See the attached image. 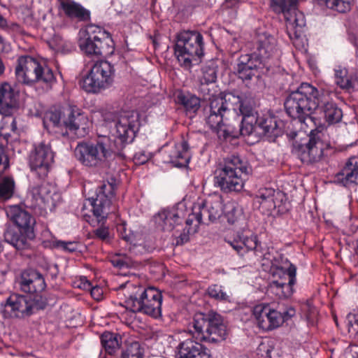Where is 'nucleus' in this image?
<instances>
[{"label": "nucleus", "instance_id": "1", "mask_svg": "<svg viewBox=\"0 0 358 358\" xmlns=\"http://www.w3.org/2000/svg\"><path fill=\"white\" fill-rule=\"evenodd\" d=\"M320 101L321 92L308 83H302L296 90L288 94L284 106L290 117L307 124V120L313 121L312 115L319 107Z\"/></svg>", "mask_w": 358, "mask_h": 358}, {"label": "nucleus", "instance_id": "2", "mask_svg": "<svg viewBox=\"0 0 358 358\" xmlns=\"http://www.w3.org/2000/svg\"><path fill=\"white\" fill-rule=\"evenodd\" d=\"M250 167L239 156L231 155L220 162L215 171L214 185L226 193L239 192L243 187V175H248Z\"/></svg>", "mask_w": 358, "mask_h": 358}, {"label": "nucleus", "instance_id": "3", "mask_svg": "<svg viewBox=\"0 0 358 358\" xmlns=\"http://www.w3.org/2000/svg\"><path fill=\"white\" fill-rule=\"evenodd\" d=\"M134 288L124 301L127 310L133 313H141L157 318L162 314V296L160 292L154 287H144L127 282L120 286V289Z\"/></svg>", "mask_w": 358, "mask_h": 358}, {"label": "nucleus", "instance_id": "4", "mask_svg": "<svg viewBox=\"0 0 358 358\" xmlns=\"http://www.w3.org/2000/svg\"><path fill=\"white\" fill-rule=\"evenodd\" d=\"M237 101L232 92L214 97L203 109V119L206 124L218 134L223 132L224 136L234 133V125L229 120V116H231L232 109L229 102Z\"/></svg>", "mask_w": 358, "mask_h": 358}, {"label": "nucleus", "instance_id": "5", "mask_svg": "<svg viewBox=\"0 0 358 358\" xmlns=\"http://www.w3.org/2000/svg\"><path fill=\"white\" fill-rule=\"evenodd\" d=\"M114 145V142L108 136H102L95 143H78L74 150L77 160L83 165L88 167H96L105 163L113 153H117L121 157H125Z\"/></svg>", "mask_w": 358, "mask_h": 358}, {"label": "nucleus", "instance_id": "6", "mask_svg": "<svg viewBox=\"0 0 358 358\" xmlns=\"http://www.w3.org/2000/svg\"><path fill=\"white\" fill-rule=\"evenodd\" d=\"M194 330L190 332L201 341L215 343L226 339L227 329L223 317L218 313L210 311L207 314H195L190 323Z\"/></svg>", "mask_w": 358, "mask_h": 358}, {"label": "nucleus", "instance_id": "7", "mask_svg": "<svg viewBox=\"0 0 358 358\" xmlns=\"http://www.w3.org/2000/svg\"><path fill=\"white\" fill-rule=\"evenodd\" d=\"M174 50L180 66L189 69L203 55V36L196 31H183L178 34Z\"/></svg>", "mask_w": 358, "mask_h": 358}, {"label": "nucleus", "instance_id": "8", "mask_svg": "<svg viewBox=\"0 0 358 358\" xmlns=\"http://www.w3.org/2000/svg\"><path fill=\"white\" fill-rule=\"evenodd\" d=\"M224 213V204L221 196H215L194 205L192 213L186 220L184 229L188 234L197 231L200 224H209L221 217Z\"/></svg>", "mask_w": 358, "mask_h": 358}, {"label": "nucleus", "instance_id": "9", "mask_svg": "<svg viewBox=\"0 0 358 358\" xmlns=\"http://www.w3.org/2000/svg\"><path fill=\"white\" fill-rule=\"evenodd\" d=\"M106 122H115V138L113 141L119 149L133 141L138 127V114L136 111L106 112L103 115Z\"/></svg>", "mask_w": 358, "mask_h": 358}, {"label": "nucleus", "instance_id": "10", "mask_svg": "<svg viewBox=\"0 0 358 358\" xmlns=\"http://www.w3.org/2000/svg\"><path fill=\"white\" fill-rule=\"evenodd\" d=\"M82 51L88 55L108 56L114 52V43L109 33L94 25L87 26L83 36L79 41Z\"/></svg>", "mask_w": 358, "mask_h": 358}, {"label": "nucleus", "instance_id": "11", "mask_svg": "<svg viewBox=\"0 0 358 358\" xmlns=\"http://www.w3.org/2000/svg\"><path fill=\"white\" fill-rule=\"evenodd\" d=\"M324 134L317 129L312 130L308 141L294 144V152L303 164H312L322 161L329 148V143L324 140Z\"/></svg>", "mask_w": 358, "mask_h": 358}, {"label": "nucleus", "instance_id": "12", "mask_svg": "<svg viewBox=\"0 0 358 358\" xmlns=\"http://www.w3.org/2000/svg\"><path fill=\"white\" fill-rule=\"evenodd\" d=\"M114 75L113 65L101 60L93 64L89 73L80 81V85L87 92L98 93L112 85Z\"/></svg>", "mask_w": 358, "mask_h": 358}, {"label": "nucleus", "instance_id": "13", "mask_svg": "<svg viewBox=\"0 0 358 358\" xmlns=\"http://www.w3.org/2000/svg\"><path fill=\"white\" fill-rule=\"evenodd\" d=\"M38 294L35 296L12 294L1 304V312L5 318H22L31 315L35 310L43 309L44 302H39Z\"/></svg>", "mask_w": 358, "mask_h": 358}, {"label": "nucleus", "instance_id": "14", "mask_svg": "<svg viewBox=\"0 0 358 358\" xmlns=\"http://www.w3.org/2000/svg\"><path fill=\"white\" fill-rule=\"evenodd\" d=\"M238 99L235 102H229L231 109V115L238 117V127L242 136H250L252 134L257 122L256 112L254 109L255 101L252 97L247 94L235 95Z\"/></svg>", "mask_w": 358, "mask_h": 358}, {"label": "nucleus", "instance_id": "15", "mask_svg": "<svg viewBox=\"0 0 358 358\" xmlns=\"http://www.w3.org/2000/svg\"><path fill=\"white\" fill-rule=\"evenodd\" d=\"M115 185L103 182L96 190L95 196L89 197L87 201L92 207L94 215L99 222L103 220L108 215L115 211L113 202L115 199Z\"/></svg>", "mask_w": 358, "mask_h": 358}, {"label": "nucleus", "instance_id": "16", "mask_svg": "<svg viewBox=\"0 0 358 358\" xmlns=\"http://www.w3.org/2000/svg\"><path fill=\"white\" fill-rule=\"evenodd\" d=\"M296 0H271V6L276 13H282L287 29L300 31L306 25L303 13L296 8Z\"/></svg>", "mask_w": 358, "mask_h": 358}, {"label": "nucleus", "instance_id": "17", "mask_svg": "<svg viewBox=\"0 0 358 358\" xmlns=\"http://www.w3.org/2000/svg\"><path fill=\"white\" fill-rule=\"evenodd\" d=\"M262 64L256 53L242 55L237 59L235 73L247 87H250L258 79V69Z\"/></svg>", "mask_w": 358, "mask_h": 358}, {"label": "nucleus", "instance_id": "18", "mask_svg": "<svg viewBox=\"0 0 358 358\" xmlns=\"http://www.w3.org/2000/svg\"><path fill=\"white\" fill-rule=\"evenodd\" d=\"M296 268L293 264L289 265L287 273L281 271L276 273L274 277L278 275L279 278L269 282L268 291L280 299L290 297L294 292L293 286L296 283Z\"/></svg>", "mask_w": 358, "mask_h": 358}, {"label": "nucleus", "instance_id": "19", "mask_svg": "<svg viewBox=\"0 0 358 358\" xmlns=\"http://www.w3.org/2000/svg\"><path fill=\"white\" fill-rule=\"evenodd\" d=\"M53 158V153L48 145L41 143L36 145L29 155L31 170L35 171L41 178L46 176Z\"/></svg>", "mask_w": 358, "mask_h": 358}, {"label": "nucleus", "instance_id": "20", "mask_svg": "<svg viewBox=\"0 0 358 358\" xmlns=\"http://www.w3.org/2000/svg\"><path fill=\"white\" fill-rule=\"evenodd\" d=\"M35 206H44L50 210L54 208L61 201L62 197L56 187L51 184L43 182L34 186L29 193Z\"/></svg>", "mask_w": 358, "mask_h": 358}, {"label": "nucleus", "instance_id": "21", "mask_svg": "<svg viewBox=\"0 0 358 358\" xmlns=\"http://www.w3.org/2000/svg\"><path fill=\"white\" fill-rule=\"evenodd\" d=\"M189 148L185 140L176 144L166 145L161 151L164 162L173 164L177 167H185L191 158Z\"/></svg>", "mask_w": 358, "mask_h": 358}, {"label": "nucleus", "instance_id": "22", "mask_svg": "<svg viewBox=\"0 0 358 358\" xmlns=\"http://www.w3.org/2000/svg\"><path fill=\"white\" fill-rule=\"evenodd\" d=\"M39 62L30 56L20 57L15 68L16 79L19 83L31 85L38 80Z\"/></svg>", "mask_w": 358, "mask_h": 358}, {"label": "nucleus", "instance_id": "23", "mask_svg": "<svg viewBox=\"0 0 358 358\" xmlns=\"http://www.w3.org/2000/svg\"><path fill=\"white\" fill-rule=\"evenodd\" d=\"M87 117L75 106H69L64 108V127L83 136L87 126Z\"/></svg>", "mask_w": 358, "mask_h": 358}, {"label": "nucleus", "instance_id": "24", "mask_svg": "<svg viewBox=\"0 0 358 358\" xmlns=\"http://www.w3.org/2000/svg\"><path fill=\"white\" fill-rule=\"evenodd\" d=\"M6 215L22 232L27 234V236L34 238L33 226L35 222L27 211L20 206H13L6 210Z\"/></svg>", "mask_w": 358, "mask_h": 358}, {"label": "nucleus", "instance_id": "25", "mask_svg": "<svg viewBox=\"0 0 358 358\" xmlns=\"http://www.w3.org/2000/svg\"><path fill=\"white\" fill-rule=\"evenodd\" d=\"M334 182L345 187L358 185V157L352 156L345 162L334 176Z\"/></svg>", "mask_w": 358, "mask_h": 358}, {"label": "nucleus", "instance_id": "26", "mask_svg": "<svg viewBox=\"0 0 358 358\" xmlns=\"http://www.w3.org/2000/svg\"><path fill=\"white\" fill-rule=\"evenodd\" d=\"M229 243L241 257L249 251H252L256 257H259L262 254L261 244L255 234H238L232 241H229Z\"/></svg>", "mask_w": 358, "mask_h": 358}, {"label": "nucleus", "instance_id": "27", "mask_svg": "<svg viewBox=\"0 0 358 358\" xmlns=\"http://www.w3.org/2000/svg\"><path fill=\"white\" fill-rule=\"evenodd\" d=\"M276 39L267 33H258L256 38V50L252 53H256L262 63L266 59L277 55Z\"/></svg>", "mask_w": 358, "mask_h": 358}, {"label": "nucleus", "instance_id": "28", "mask_svg": "<svg viewBox=\"0 0 358 358\" xmlns=\"http://www.w3.org/2000/svg\"><path fill=\"white\" fill-rule=\"evenodd\" d=\"M20 285L23 292L36 294L41 293L46 287L43 276L33 269L22 273Z\"/></svg>", "mask_w": 358, "mask_h": 358}, {"label": "nucleus", "instance_id": "29", "mask_svg": "<svg viewBox=\"0 0 358 358\" xmlns=\"http://www.w3.org/2000/svg\"><path fill=\"white\" fill-rule=\"evenodd\" d=\"M182 214V212L177 209L161 210L154 217L156 227L163 231H171L181 222Z\"/></svg>", "mask_w": 358, "mask_h": 358}, {"label": "nucleus", "instance_id": "30", "mask_svg": "<svg viewBox=\"0 0 358 358\" xmlns=\"http://www.w3.org/2000/svg\"><path fill=\"white\" fill-rule=\"evenodd\" d=\"M15 92L8 83L0 85V114L10 116L16 107Z\"/></svg>", "mask_w": 358, "mask_h": 358}, {"label": "nucleus", "instance_id": "31", "mask_svg": "<svg viewBox=\"0 0 358 358\" xmlns=\"http://www.w3.org/2000/svg\"><path fill=\"white\" fill-rule=\"evenodd\" d=\"M178 358H210V355L201 344L188 339L179 345Z\"/></svg>", "mask_w": 358, "mask_h": 358}, {"label": "nucleus", "instance_id": "32", "mask_svg": "<svg viewBox=\"0 0 358 358\" xmlns=\"http://www.w3.org/2000/svg\"><path fill=\"white\" fill-rule=\"evenodd\" d=\"M65 15L80 22L88 21L90 19V12L82 5L72 0H59Z\"/></svg>", "mask_w": 358, "mask_h": 358}, {"label": "nucleus", "instance_id": "33", "mask_svg": "<svg viewBox=\"0 0 358 358\" xmlns=\"http://www.w3.org/2000/svg\"><path fill=\"white\" fill-rule=\"evenodd\" d=\"M257 129L261 130L262 134L271 138H275L281 133L277 117L271 115L257 117L254 131Z\"/></svg>", "mask_w": 358, "mask_h": 358}, {"label": "nucleus", "instance_id": "34", "mask_svg": "<svg viewBox=\"0 0 358 358\" xmlns=\"http://www.w3.org/2000/svg\"><path fill=\"white\" fill-rule=\"evenodd\" d=\"M317 110L323 114L324 118L329 124L339 122L343 117L342 110L335 102L325 100L322 92L320 104Z\"/></svg>", "mask_w": 358, "mask_h": 358}, {"label": "nucleus", "instance_id": "35", "mask_svg": "<svg viewBox=\"0 0 358 358\" xmlns=\"http://www.w3.org/2000/svg\"><path fill=\"white\" fill-rule=\"evenodd\" d=\"M5 241L15 247L17 250H24L29 247V241L32 240L26 234H24L18 229L16 231L11 226H7L4 231Z\"/></svg>", "mask_w": 358, "mask_h": 358}, {"label": "nucleus", "instance_id": "36", "mask_svg": "<svg viewBox=\"0 0 358 358\" xmlns=\"http://www.w3.org/2000/svg\"><path fill=\"white\" fill-rule=\"evenodd\" d=\"M257 197L261 199V203H266L268 208H275L280 206L284 194L280 191H275L271 188L259 189Z\"/></svg>", "mask_w": 358, "mask_h": 358}, {"label": "nucleus", "instance_id": "37", "mask_svg": "<svg viewBox=\"0 0 358 358\" xmlns=\"http://www.w3.org/2000/svg\"><path fill=\"white\" fill-rule=\"evenodd\" d=\"M122 338L117 334L105 331L101 336V345L106 352L113 355L120 349Z\"/></svg>", "mask_w": 358, "mask_h": 358}, {"label": "nucleus", "instance_id": "38", "mask_svg": "<svg viewBox=\"0 0 358 358\" xmlns=\"http://www.w3.org/2000/svg\"><path fill=\"white\" fill-rule=\"evenodd\" d=\"M177 100L187 111L190 113L196 112L201 106L200 99L189 92H180L177 96Z\"/></svg>", "mask_w": 358, "mask_h": 358}, {"label": "nucleus", "instance_id": "39", "mask_svg": "<svg viewBox=\"0 0 358 358\" xmlns=\"http://www.w3.org/2000/svg\"><path fill=\"white\" fill-rule=\"evenodd\" d=\"M225 215L229 224L238 225L240 222L244 220L243 210L238 205L234 203H227Z\"/></svg>", "mask_w": 358, "mask_h": 358}, {"label": "nucleus", "instance_id": "40", "mask_svg": "<svg viewBox=\"0 0 358 358\" xmlns=\"http://www.w3.org/2000/svg\"><path fill=\"white\" fill-rule=\"evenodd\" d=\"M64 109L50 110L45 113L43 124L45 127L52 124L54 127H64Z\"/></svg>", "mask_w": 358, "mask_h": 358}, {"label": "nucleus", "instance_id": "41", "mask_svg": "<svg viewBox=\"0 0 358 358\" xmlns=\"http://www.w3.org/2000/svg\"><path fill=\"white\" fill-rule=\"evenodd\" d=\"M15 182L11 177H4L0 182V199L8 200L14 194Z\"/></svg>", "mask_w": 358, "mask_h": 358}, {"label": "nucleus", "instance_id": "42", "mask_svg": "<svg viewBox=\"0 0 358 358\" xmlns=\"http://www.w3.org/2000/svg\"><path fill=\"white\" fill-rule=\"evenodd\" d=\"M263 316H266L268 318V325L266 324H263V329L264 330H271L280 327L283 324L282 317H281V313L279 312L278 309H273L271 308V311L268 312V316L266 315V313L264 312Z\"/></svg>", "mask_w": 358, "mask_h": 358}, {"label": "nucleus", "instance_id": "43", "mask_svg": "<svg viewBox=\"0 0 358 358\" xmlns=\"http://www.w3.org/2000/svg\"><path fill=\"white\" fill-rule=\"evenodd\" d=\"M38 74V80L37 83H44L47 87H50L55 80L52 69L46 66H42L39 64Z\"/></svg>", "mask_w": 358, "mask_h": 358}, {"label": "nucleus", "instance_id": "44", "mask_svg": "<svg viewBox=\"0 0 358 358\" xmlns=\"http://www.w3.org/2000/svg\"><path fill=\"white\" fill-rule=\"evenodd\" d=\"M271 311V307L268 305H257L254 308L253 315L257 322L258 326L263 329V324L268 325V318L266 316H263V313H268ZM268 316L269 314H266Z\"/></svg>", "mask_w": 358, "mask_h": 358}, {"label": "nucleus", "instance_id": "45", "mask_svg": "<svg viewBox=\"0 0 358 358\" xmlns=\"http://www.w3.org/2000/svg\"><path fill=\"white\" fill-rule=\"evenodd\" d=\"M326 6L340 13H345L350 8L352 0H324Z\"/></svg>", "mask_w": 358, "mask_h": 358}, {"label": "nucleus", "instance_id": "46", "mask_svg": "<svg viewBox=\"0 0 358 358\" xmlns=\"http://www.w3.org/2000/svg\"><path fill=\"white\" fill-rule=\"evenodd\" d=\"M198 92L203 96V99L208 100L209 102L214 98L222 96L214 95V89L213 83H206L199 80L198 86Z\"/></svg>", "mask_w": 358, "mask_h": 358}, {"label": "nucleus", "instance_id": "47", "mask_svg": "<svg viewBox=\"0 0 358 358\" xmlns=\"http://www.w3.org/2000/svg\"><path fill=\"white\" fill-rule=\"evenodd\" d=\"M335 83L342 89H350L352 87V82L346 77L345 71H336Z\"/></svg>", "mask_w": 358, "mask_h": 358}, {"label": "nucleus", "instance_id": "48", "mask_svg": "<svg viewBox=\"0 0 358 358\" xmlns=\"http://www.w3.org/2000/svg\"><path fill=\"white\" fill-rule=\"evenodd\" d=\"M217 79V72L214 67L205 66L202 69V76L199 80L206 83H214Z\"/></svg>", "mask_w": 358, "mask_h": 358}, {"label": "nucleus", "instance_id": "49", "mask_svg": "<svg viewBox=\"0 0 358 358\" xmlns=\"http://www.w3.org/2000/svg\"><path fill=\"white\" fill-rule=\"evenodd\" d=\"M207 292L209 296L217 300H226L228 297L227 294L222 291V287L217 285L210 286Z\"/></svg>", "mask_w": 358, "mask_h": 358}, {"label": "nucleus", "instance_id": "50", "mask_svg": "<svg viewBox=\"0 0 358 358\" xmlns=\"http://www.w3.org/2000/svg\"><path fill=\"white\" fill-rule=\"evenodd\" d=\"M83 286L84 289L90 290L91 295L95 300L99 301L101 299L103 290L100 287H92L91 282L88 281L85 278H84Z\"/></svg>", "mask_w": 358, "mask_h": 358}, {"label": "nucleus", "instance_id": "51", "mask_svg": "<svg viewBox=\"0 0 358 358\" xmlns=\"http://www.w3.org/2000/svg\"><path fill=\"white\" fill-rule=\"evenodd\" d=\"M111 262L114 266L118 267L120 268L124 267H129L132 265L131 259L127 257L126 255H118L116 257H114Z\"/></svg>", "mask_w": 358, "mask_h": 358}, {"label": "nucleus", "instance_id": "52", "mask_svg": "<svg viewBox=\"0 0 358 358\" xmlns=\"http://www.w3.org/2000/svg\"><path fill=\"white\" fill-rule=\"evenodd\" d=\"M55 246L61 248L63 250L73 252L78 250V245L77 242H65L62 241H56Z\"/></svg>", "mask_w": 358, "mask_h": 358}, {"label": "nucleus", "instance_id": "53", "mask_svg": "<svg viewBox=\"0 0 358 358\" xmlns=\"http://www.w3.org/2000/svg\"><path fill=\"white\" fill-rule=\"evenodd\" d=\"M278 310L281 313V317H282V319L283 323L290 320L296 314L295 309L290 306L285 307H278Z\"/></svg>", "mask_w": 358, "mask_h": 358}, {"label": "nucleus", "instance_id": "54", "mask_svg": "<svg viewBox=\"0 0 358 358\" xmlns=\"http://www.w3.org/2000/svg\"><path fill=\"white\" fill-rule=\"evenodd\" d=\"M9 167V161L3 146L0 145V176Z\"/></svg>", "mask_w": 358, "mask_h": 358}, {"label": "nucleus", "instance_id": "55", "mask_svg": "<svg viewBox=\"0 0 358 358\" xmlns=\"http://www.w3.org/2000/svg\"><path fill=\"white\" fill-rule=\"evenodd\" d=\"M127 358H142V352L138 343H132Z\"/></svg>", "mask_w": 358, "mask_h": 358}, {"label": "nucleus", "instance_id": "56", "mask_svg": "<svg viewBox=\"0 0 358 358\" xmlns=\"http://www.w3.org/2000/svg\"><path fill=\"white\" fill-rule=\"evenodd\" d=\"M94 235L102 241H106L109 236L108 229L106 227H100L94 230Z\"/></svg>", "mask_w": 358, "mask_h": 358}, {"label": "nucleus", "instance_id": "57", "mask_svg": "<svg viewBox=\"0 0 358 358\" xmlns=\"http://www.w3.org/2000/svg\"><path fill=\"white\" fill-rule=\"evenodd\" d=\"M306 308L308 309V313L306 314V318L308 321L313 322L317 314V310L315 307H311L309 305H307Z\"/></svg>", "mask_w": 358, "mask_h": 358}, {"label": "nucleus", "instance_id": "58", "mask_svg": "<svg viewBox=\"0 0 358 358\" xmlns=\"http://www.w3.org/2000/svg\"><path fill=\"white\" fill-rule=\"evenodd\" d=\"M50 45L54 48H59L62 46V39L59 36H55V37L50 42Z\"/></svg>", "mask_w": 358, "mask_h": 358}, {"label": "nucleus", "instance_id": "59", "mask_svg": "<svg viewBox=\"0 0 358 358\" xmlns=\"http://www.w3.org/2000/svg\"><path fill=\"white\" fill-rule=\"evenodd\" d=\"M134 158L140 164H143L144 162H145L148 160V157L146 155H145L144 154H141V155L136 154L134 156Z\"/></svg>", "mask_w": 358, "mask_h": 358}, {"label": "nucleus", "instance_id": "60", "mask_svg": "<svg viewBox=\"0 0 358 358\" xmlns=\"http://www.w3.org/2000/svg\"><path fill=\"white\" fill-rule=\"evenodd\" d=\"M189 240L188 235H186L185 234H181L179 238L177 240L176 243L178 244H183L184 243L187 242Z\"/></svg>", "mask_w": 358, "mask_h": 358}, {"label": "nucleus", "instance_id": "61", "mask_svg": "<svg viewBox=\"0 0 358 358\" xmlns=\"http://www.w3.org/2000/svg\"><path fill=\"white\" fill-rule=\"evenodd\" d=\"M238 0H225L224 5L226 7L229 8L235 6L238 3Z\"/></svg>", "mask_w": 358, "mask_h": 358}, {"label": "nucleus", "instance_id": "62", "mask_svg": "<svg viewBox=\"0 0 358 358\" xmlns=\"http://www.w3.org/2000/svg\"><path fill=\"white\" fill-rule=\"evenodd\" d=\"M10 130L13 132H16V131H17V124H16V121H15V118H12L11 119V122L10 124Z\"/></svg>", "mask_w": 358, "mask_h": 358}, {"label": "nucleus", "instance_id": "63", "mask_svg": "<svg viewBox=\"0 0 358 358\" xmlns=\"http://www.w3.org/2000/svg\"><path fill=\"white\" fill-rule=\"evenodd\" d=\"M6 26V20L0 15V27H4Z\"/></svg>", "mask_w": 358, "mask_h": 358}, {"label": "nucleus", "instance_id": "64", "mask_svg": "<svg viewBox=\"0 0 358 358\" xmlns=\"http://www.w3.org/2000/svg\"><path fill=\"white\" fill-rule=\"evenodd\" d=\"M4 70H5V66L3 64L2 60L0 59V76H1L3 73Z\"/></svg>", "mask_w": 358, "mask_h": 358}]
</instances>
